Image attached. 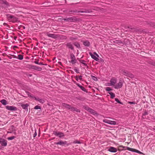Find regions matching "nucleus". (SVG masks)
<instances>
[{"label":"nucleus","instance_id":"obj_37","mask_svg":"<svg viewBox=\"0 0 155 155\" xmlns=\"http://www.w3.org/2000/svg\"><path fill=\"white\" fill-rule=\"evenodd\" d=\"M39 101L41 103H43L45 102V101L43 99H40V100H39Z\"/></svg>","mask_w":155,"mask_h":155},{"label":"nucleus","instance_id":"obj_10","mask_svg":"<svg viewBox=\"0 0 155 155\" xmlns=\"http://www.w3.org/2000/svg\"><path fill=\"white\" fill-rule=\"evenodd\" d=\"M6 109L9 110H16L17 108L13 106H6L5 107Z\"/></svg>","mask_w":155,"mask_h":155},{"label":"nucleus","instance_id":"obj_1","mask_svg":"<svg viewBox=\"0 0 155 155\" xmlns=\"http://www.w3.org/2000/svg\"><path fill=\"white\" fill-rule=\"evenodd\" d=\"M62 106L67 109H70L71 111H75L77 112H80V110H79L77 109V108L71 107V105L63 103L62 104Z\"/></svg>","mask_w":155,"mask_h":155},{"label":"nucleus","instance_id":"obj_12","mask_svg":"<svg viewBox=\"0 0 155 155\" xmlns=\"http://www.w3.org/2000/svg\"><path fill=\"white\" fill-rule=\"evenodd\" d=\"M71 58V62L72 64H74L76 62V60L74 55L73 54H71L70 55Z\"/></svg>","mask_w":155,"mask_h":155},{"label":"nucleus","instance_id":"obj_24","mask_svg":"<svg viewBox=\"0 0 155 155\" xmlns=\"http://www.w3.org/2000/svg\"><path fill=\"white\" fill-rule=\"evenodd\" d=\"M109 94L110 95V98L112 99H113L115 97V94L112 92H109Z\"/></svg>","mask_w":155,"mask_h":155},{"label":"nucleus","instance_id":"obj_6","mask_svg":"<svg viewBox=\"0 0 155 155\" xmlns=\"http://www.w3.org/2000/svg\"><path fill=\"white\" fill-rule=\"evenodd\" d=\"M53 134L56 136L59 137L60 138L64 136V133L62 132L54 131Z\"/></svg>","mask_w":155,"mask_h":155},{"label":"nucleus","instance_id":"obj_2","mask_svg":"<svg viewBox=\"0 0 155 155\" xmlns=\"http://www.w3.org/2000/svg\"><path fill=\"white\" fill-rule=\"evenodd\" d=\"M7 18L9 21L15 22L17 21L18 18L10 14L6 15Z\"/></svg>","mask_w":155,"mask_h":155},{"label":"nucleus","instance_id":"obj_49","mask_svg":"<svg viewBox=\"0 0 155 155\" xmlns=\"http://www.w3.org/2000/svg\"><path fill=\"white\" fill-rule=\"evenodd\" d=\"M35 63L36 64H38V62H35Z\"/></svg>","mask_w":155,"mask_h":155},{"label":"nucleus","instance_id":"obj_53","mask_svg":"<svg viewBox=\"0 0 155 155\" xmlns=\"http://www.w3.org/2000/svg\"><path fill=\"white\" fill-rule=\"evenodd\" d=\"M14 47H15V48H16V47H17V46H14Z\"/></svg>","mask_w":155,"mask_h":155},{"label":"nucleus","instance_id":"obj_28","mask_svg":"<svg viewBox=\"0 0 155 155\" xmlns=\"http://www.w3.org/2000/svg\"><path fill=\"white\" fill-rule=\"evenodd\" d=\"M78 12H79L86 13H88V12H90L89 11H88L87 10H84V11H79Z\"/></svg>","mask_w":155,"mask_h":155},{"label":"nucleus","instance_id":"obj_40","mask_svg":"<svg viewBox=\"0 0 155 155\" xmlns=\"http://www.w3.org/2000/svg\"><path fill=\"white\" fill-rule=\"evenodd\" d=\"M106 86H112L111 84V83L110 82V83H107L105 84Z\"/></svg>","mask_w":155,"mask_h":155},{"label":"nucleus","instance_id":"obj_21","mask_svg":"<svg viewBox=\"0 0 155 155\" xmlns=\"http://www.w3.org/2000/svg\"><path fill=\"white\" fill-rule=\"evenodd\" d=\"M91 114L94 115H97V114L96 112V111L94 110L91 109V110H90L89 111Z\"/></svg>","mask_w":155,"mask_h":155},{"label":"nucleus","instance_id":"obj_16","mask_svg":"<svg viewBox=\"0 0 155 155\" xmlns=\"http://www.w3.org/2000/svg\"><path fill=\"white\" fill-rule=\"evenodd\" d=\"M0 2L1 3H2L3 4H4L5 5V6H4L6 7H8V3L5 1L3 0H1L0 1Z\"/></svg>","mask_w":155,"mask_h":155},{"label":"nucleus","instance_id":"obj_22","mask_svg":"<svg viewBox=\"0 0 155 155\" xmlns=\"http://www.w3.org/2000/svg\"><path fill=\"white\" fill-rule=\"evenodd\" d=\"M1 103L3 105H5L7 104V101L3 99L0 101Z\"/></svg>","mask_w":155,"mask_h":155},{"label":"nucleus","instance_id":"obj_48","mask_svg":"<svg viewBox=\"0 0 155 155\" xmlns=\"http://www.w3.org/2000/svg\"><path fill=\"white\" fill-rule=\"evenodd\" d=\"M130 76H131L130 77H131V78H132L133 77V75H132V74H130Z\"/></svg>","mask_w":155,"mask_h":155},{"label":"nucleus","instance_id":"obj_45","mask_svg":"<svg viewBox=\"0 0 155 155\" xmlns=\"http://www.w3.org/2000/svg\"><path fill=\"white\" fill-rule=\"evenodd\" d=\"M76 85H77L78 87H80V86H81V85H80V84H78V83H76Z\"/></svg>","mask_w":155,"mask_h":155},{"label":"nucleus","instance_id":"obj_29","mask_svg":"<svg viewBox=\"0 0 155 155\" xmlns=\"http://www.w3.org/2000/svg\"><path fill=\"white\" fill-rule=\"evenodd\" d=\"M23 56L22 55L19 54L18 55V58L19 60H22L23 59Z\"/></svg>","mask_w":155,"mask_h":155},{"label":"nucleus","instance_id":"obj_17","mask_svg":"<svg viewBox=\"0 0 155 155\" xmlns=\"http://www.w3.org/2000/svg\"><path fill=\"white\" fill-rule=\"evenodd\" d=\"M83 44L86 46L88 47L90 45V42L88 41H85L83 42Z\"/></svg>","mask_w":155,"mask_h":155},{"label":"nucleus","instance_id":"obj_13","mask_svg":"<svg viewBox=\"0 0 155 155\" xmlns=\"http://www.w3.org/2000/svg\"><path fill=\"white\" fill-rule=\"evenodd\" d=\"M55 144L57 145H63L64 144H66L67 143V142L65 141H63L62 140H60L59 142L55 143Z\"/></svg>","mask_w":155,"mask_h":155},{"label":"nucleus","instance_id":"obj_19","mask_svg":"<svg viewBox=\"0 0 155 155\" xmlns=\"http://www.w3.org/2000/svg\"><path fill=\"white\" fill-rule=\"evenodd\" d=\"M67 47L69 48H70L71 49H73V47L71 44L70 43H67L66 45Z\"/></svg>","mask_w":155,"mask_h":155},{"label":"nucleus","instance_id":"obj_50","mask_svg":"<svg viewBox=\"0 0 155 155\" xmlns=\"http://www.w3.org/2000/svg\"><path fill=\"white\" fill-rule=\"evenodd\" d=\"M153 130H155V127L153 128Z\"/></svg>","mask_w":155,"mask_h":155},{"label":"nucleus","instance_id":"obj_57","mask_svg":"<svg viewBox=\"0 0 155 155\" xmlns=\"http://www.w3.org/2000/svg\"><path fill=\"white\" fill-rule=\"evenodd\" d=\"M152 24H155V23H152Z\"/></svg>","mask_w":155,"mask_h":155},{"label":"nucleus","instance_id":"obj_15","mask_svg":"<svg viewBox=\"0 0 155 155\" xmlns=\"http://www.w3.org/2000/svg\"><path fill=\"white\" fill-rule=\"evenodd\" d=\"M108 150L111 152H116L117 151L116 148L113 147H110Z\"/></svg>","mask_w":155,"mask_h":155},{"label":"nucleus","instance_id":"obj_51","mask_svg":"<svg viewBox=\"0 0 155 155\" xmlns=\"http://www.w3.org/2000/svg\"><path fill=\"white\" fill-rule=\"evenodd\" d=\"M11 133V132H8V133Z\"/></svg>","mask_w":155,"mask_h":155},{"label":"nucleus","instance_id":"obj_5","mask_svg":"<svg viewBox=\"0 0 155 155\" xmlns=\"http://www.w3.org/2000/svg\"><path fill=\"white\" fill-rule=\"evenodd\" d=\"M123 81L120 80L119 82L115 85L114 86V88L115 89H118L121 88L123 85Z\"/></svg>","mask_w":155,"mask_h":155},{"label":"nucleus","instance_id":"obj_20","mask_svg":"<svg viewBox=\"0 0 155 155\" xmlns=\"http://www.w3.org/2000/svg\"><path fill=\"white\" fill-rule=\"evenodd\" d=\"M64 20L67 21L71 22L73 21V19L72 17H70L68 18H66L64 19Z\"/></svg>","mask_w":155,"mask_h":155},{"label":"nucleus","instance_id":"obj_46","mask_svg":"<svg viewBox=\"0 0 155 155\" xmlns=\"http://www.w3.org/2000/svg\"><path fill=\"white\" fill-rule=\"evenodd\" d=\"M37 135V133L36 132H35L34 134V137H35Z\"/></svg>","mask_w":155,"mask_h":155},{"label":"nucleus","instance_id":"obj_11","mask_svg":"<svg viewBox=\"0 0 155 155\" xmlns=\"http://www.w3.org/2000/svg\"><path fill=\"white\" fill-rule=\"evenodd\" d=\"M47 35L49 37H51L53 38H56L58 37V35L54 34H51L47 33Z\"/></svg>","mask_w":155,"mask_h":155},{"label":"nucleus","instance_id":"obj_27","mask_svg":"<svg viewBox=\"0 0 155 155\" xmlns=\"http://www.w3.org/2000/svg\"><path fill=\"white\" fill-rule=\"evenodd\" d=\"M84 108L86 110H87L88 111H89L90 110H91V109L89 107H88L84 106Z\"/></svg>","mask_w":155,"mask_h":155},{"label":"nucleus","instance_id":"obj_39","mask_svg":"<svg viewBox=\"0 0 155 155\" xmlns=\"http://www.w3.org/2000/svg\"><path fill=\"white\" fill-rule=\"evenodd\" d=\"M92 77V79L95 81H96L97 80V78H96V77H95V76H93Z\"/></svg>","mask_w":155,"mask_h":155},{"label":"nucleus","instance_id":"obj_31","mask_svg":"<svg viewBox=\"0 0 155 155\" xmlns=\"http://www.w3.org/2000/svg\"><path fill=\"white\" fill-rule=\"evenodd\" d=\"M15 138V137L13 136L10 137H8L7 138V139L8 140H12L14 139Z\"/></svg>","mask_w":155,"mask_h":155},{"label":"nucleus","instance_id":"obj_14","mask_svg":"<svg viewBox=\"0 0 155 155\" xmlns=\"http://www.w3.org/2000/svg\"><path fill=\"white\" fill-rule=\"evenodd\" d=\"M121 73L123 75L128 77L130 75L129 72L124 70H122Z\"/></svg>","mask_w":155,"mask_h":155},{"label":"nucleus","instance_id":"obj_9","mask_svg":"<svg viewBox=\"0 0 155 155\" xmlns=\"http://www.w3.org/2000/svg\"><path fill=\"white\" fill-rule=\"evenodd\" d=\"M126 148H127L126 149L128 150L131 151H132L133 152H136V153H138L139 154H141L142 153L141 152H140V151H139V150H138L135 149H134L133 148H130L127 147H126Z\"/></svg>","mask_w":155,"mask_h":155},{"label":"nucleus","instance_id":"obj_56","mask_svg":"<svg viewBox=\"0 0 155 155\" xmlns=\"http://www.w3.org/2000/svg\"><path fill=\"white\" fill-rule=\"evenodd\" d=\"M154 120H155V118L153 119Z\"/></svg>","mask_w":155,"mask_h":155},{"label":"nucleus","instance_id":"obj_25","mask_svg":"<svg viewBox=\"0 0 155 155\" xmlns=\"http://www.w3.org/2000/svg\"><path fill=\"white\" fill-rule=\"evenodd\" d=\"M28 104H23L21 105L22 108L25 109H27L28 107Z\"/></svg>","mask_w":155,"mask_h":155},{"label":"nucleus","instance_id":"obj_34","mask_svg":"<svg viewBox=\"0 0 155 155\" xmlns=\"http://www.w3.org/2000/svg\"><path fill=\"white\" fill-rule=\"evenodd\" d=\"M34 109H41V107L40 106L37 105L35 107Z\"/></svg>","mask_w":155,"mask_h":155},{"label":"nucleus","instance_id":"obj_3","mask_svg":"<svg viewBox=\"0 0 155 155\" xmlns=\"http://www.w3.org/2000/svg\"><path fill=\"white\" fill-rule=\"evenodd\" d=\"M90 55L91 56V58L96 61H98L99 60L98 57L99 56L97 54L96 52H94L93 54L92 53L90 52L89 53Z\"/></svg>","mask_w":155,"mask_h":155},{"label":"nucleus","instance_id":"obj_23","mask_svg":"<svg viewBox=\"0 0 155 155\" xmlns=\"http://www.w3.org/2000/svg\"><path fill=\"white\" fill-rule=\"evenodd\" d=\"M33 68L38 71H41L42 69V68H41L37 66H34Z\"/></svg>","mask_w":155,"mask_h":155},{"label":"nucleus","instance_id":"obj_47","mask_svg":"<svg viewBox=\"0 0 155 155\" xmlns=\"http://www.w3.org/2000/svg\"><path fill=\"white\" fill-rule=\"evenodd\" d=\"M14 40H16V38H17V37H14Z\"/></svg>","mask_w":155,"mask_h":155},{"label":"nucleus","instance_id":"obj_8","mask_svg":"<svg viewBox=\"0 0 155 155\" xmlns=\"http://www.w3.org/2000/svg\"><path fill=\"white\" fill-rule=\"evenodd\" d=\"M117 81V79L116 78H112L110 80V82L112 86H115Z\"/></svg>","mask_w":155,"mask_h":155},{"label":"nucleus","instance_id":"obj_33","mask_svg":"<svg viewBox=\"0 0 155 155\" xmlns=\"http://www.w3.org/2000/svg\"><path fill=\"white\" fill-rule=\"evenodd\" d=\"M73 143L76 144V143H78V144H80L81 143L79 141H78V140H76L73 142Z\"/></svg>","mask_w":155,"mask_h":155},{"label":"nucleus","instance_id":"obj_43","mask_svg":"<svg viewBox=\"0 0 155 155\" xmlns=\"http://www.w3.org/2000/svg\"><path fill=\"white\" fill-rule=\"evenodd\" d=\"M129 104H135V103L133 102H128Z\"/></svg>","mask_w":155,"mask_h":155},{"label":"nucleus","instance_id":"obj_38","mask_svg":"<svg viewBox=\"0 0 155 155\" xmlns=\"http://www.w3.org/2000/svg\"><path fill=\"white\" fill-rule=\"evenodd\" d=\"M106 90L107 91H110L111 90V89L110 88V87H107L106 88Z\"/></svg>","mask_w":155,"mask_h":155},{"label":"nucleus","instance_id":"obj_42","mask_svg":"<svg viewBox=\"0 0 155 155\" xmlns=\"http://www.w3.org/2000/svg\"><path fill=\"white\" fill-rule=\"evenodd\" d=\"M78 79L80 80H82V76H81V75H80L79 76H78Z\"/></svg>","mask_w":155,"mask_h":155},{"label":"nucleus","instance_id":"obj_41","mask_svg":"<svg viewBox=\"0 0 155 155\" xmlns=\"http://www.w3.org/2000/svg\"><path fill=\"white\" fill-rule=\"evenodd\" d=\"M125 147H124L123 146H122V145L120 146L119 147L118 150H119L120 149V148H124Z\"/></svg>","mask_w":155,"mask_h":155},{"label":"nucleus","instance_id":"obj_4","mask_svg":"<svg viewBox=\"0 0 155 155\" xmlns=\"http://www.w3.org/2000/svg\"><path fill=\"white\" fill-rule=\"evenodd\" d=\"M103 121L104 123L111 125H116L117 124L116 122L114 121L109 120L107 119L104 120Z\"/></svg>","mask_w":155,"mask_h":155},{"label":"nucleus","instance_id":"obj_18","mask_svg":"<svg viewBox=\"0 0 155 155\" xmlns=\"http://www.w3.org/2000/svg\"><path fill=\"white\" fill-rule=\"evenodd\" d=\"M27 94L29 97H31L32 98H34L35 100L38 101H39V100H40V99L39 98H36L35 97H34L33 96H32L31 95V94L30 93H29V92L27 93Z\"/></svg>","mask_w":155,"mask_h":155},{"label":"nucleus","instance_id":"obj_44","mask_svg":"<svg viewBox=\"0 0 155 155\" xmlns=\"http://www.w3.org/2000/svg\"><path fill=\"white\" fill-rule=\"evenodd\" d=\"M75 79H76V80L77 81H78V76H76L75 77Z\"/></svg>","mask_w":155,"mask_h":155},{"label":"nucleus","instance_id":"obj_30","mask_svg":"<svg viewBox=\"0 0 155 155\" xmlns=\"http://www.w3.org/2000/svg\"><path fill=\"white\" fill-rule=\"evenodd\" d=\"M148 114V112L147 111H145V112L143 114V115H142V118H143V119H144L145 118V117H144V116L146 115H147Z\"/></svg>","mask_w":155,"mask_h":155},{"label":"nucleus","instance_id":"obj_32","mask_svg":"<svg viewBox=\"0 0 155 155\" xmlns=\"http://www.w3.org/2000/svg\"><path fill=\"white\" fill-rule=\"evenodd\" d=\"M115 100L117 103H118L120 104H123V103L121 102H120L117 98H115Z\"/></svg>","mask_w":155,"mask_h":155},{"label":"nucleus","instance_id":"obj_7","mask_svg":"<svg viewBox=\"0 0 155 155\" xmlns=\"http://www.w3.org/2000/svg\"><path fill=\"white\" fill-rule=\"evenodd\" d=\"M0 143L2 146H6L7 145V140L2 138H0Z\"/></svg>","mask_w":155,"mask_h":155},{"label":"nucleus","instance_id":"obj_55","mask_svg":"<svg viewBox=\"0 0 155 155\" xmlns=\"http://www.w3.org/2000/svg\"><path fill=\"white\" fill-rule=\"evenodd\" d=\"M1 60V58H0V60Z\"/></svg>","mask_w":155,"mask_h":155},{"label":"nucleus","instance_id":"obj_35","mask_svg":"<svg viewBox=\"0 0 155 155\" xmlns=\"http://www.w3.org/2000/svg\"><path fill=\"white\" fill-rule=\"evenodd\" d=\"M74 45L78 48H80V45L78 43H75Z\"/></svg>","mask_w":155,"mask_h":155},{"label":"nucleus","instance_id":"obj_52","mask_svg":"<svg viewBox=\"0 0 155 155\" xmlns=\"http://www.w3.org/2000/svg\"><path fill=\"white\" fill-rule=\"evenodd\" d=\"M153 27H154V28H155V25H154Z\"/></svg>","mask_w":155,"mask_h":155},{"label":"nucleus","instance_id":"obj_26","mask_svg":"<svg viewBox=\"0 0 155 155\" xmlns=\"http://www.w3.org/2000/svg\"><path fill=\"white\" fill-rule=\"evenodd\" d=\"M80 62L83 64L85 66H87V64L85 63V61L83 60H81L80 61Z\"/></svg>","mask_w":155,"mask_h":155},{"label":"nucleus","instance_id":"obj_54","mask_svg":"<svg viewBox=\"0 0 155 155\" xmlns=\"http://www.w3.org/2000/svg\"><path fill=\"white\" fill-rule=\"evenodd\" d=\"M153 65L154 66H155V64H153Z\"/></svg>","mask_w":155,"mask_h":155},{"label":"nucleus","instance_id":"obj_36","mask_svg":"<svg viewBox=\"0 0 155 155\" xmlns=\"http://www.w3.org/2000/svg\"><path fill=\"white\" fill-rule=\"evenodd\" d=\"M80 88L83 91H86V89H85L82 86H81L80 87Z\"/></svg>","mask_w":155,"mask_h":155}]
</instances>
